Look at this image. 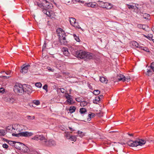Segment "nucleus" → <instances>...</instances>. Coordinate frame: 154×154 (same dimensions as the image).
Segmentation results:
<instances>
[{
	"label": "nucleus",
	"instance_id": "obj_50",
	"mask_svg": "<svg viewBox=\"0 0 154 154\" xmlns=\"http://www.w3.org/2000/svg\"><path fill=\"white\" fill-rule=\"evenodd\" d=\"M146 37L149 39H150V38L152 39V38L153 37V35L152 34H148V36H146Z\"/></svg>",
	"mask_w": 154,
	"mask_h": 154
},
{
	"label": "nucleus",
	"instance_id": "obj_2",
	"mask_svg": "<svg viewBox=\"0 0 154 154\" xmlns=\"http://www.w3.org/2000/svg\"><path fill=\"white\" fill-rule=\"evenodd\" d=\"M72 52L73 55L76 57L84 60L91 59L94 57V54L83 51L82 50H78L77 49H73Z\"/></svg>",
	"mask_w": 154,
	"mask_h": 154
},
{
	"label": "nucleus",
	"instance_id": "obj_10",
	"mask_svg": "<svg viewBox=\"0 0 154 154\" xmlns=\"http://www.w3.org/2000/svg\"><path fill=\"white\" fill-rule=\"evenodd\" d=\"M49 9H42V11L43 13L46 14L49 17H51L52 14V11H50Z\"/></svg>",
	"mask_w": 154,
	"mask_h": 154
},
{
	"label": "nucleus",
	"instance_id": "obj_64",
	"mask_svg": "<svg viewBox=\"0 0 154 154\" xmlns=\"http://www.w3.org/2000/svg\"><path fill=\"white\" fill-rule=\"evenodd\" d=\"M137 48H141V49H142V48H143V47H142V46H140L139 44H138V45H137V47H136Z\"/></svg>",
	"mask_w": 154,
	"mask_h": 154
},
{
	"label": "nucleus",
	"instance_id": "obj_43",
	"mask_svg": "<svg viewBox=\"0 0 154 154\" xmlns=\"http://www.w3.org/2000/svg\"><path fill=\"white\" fill-rule=\"evenodd\" d=\"M65 137L68 139H70V138H71V135H70L69 133H66L65 135Z\"/></svg>",
	"mask_w": 154,
	"mask_h": 154
},
{
	"label": "nucleus",
	"instance_id": "obj_29",
	"mask_svg": "<svg viewBox=\"0 0 154 154\" xmlns=\"http://www.w3.org/2000/svg\"><path fill=\"white\" fill-rule=\"evenodd\" d=\"M8 143L10 145L14 146V144H16V141L9 140L8 141Z\"/></svg>",
	"mask_w": 154,
	"mask_h": 154
},
{
	"label": "nucleus",
	"instance_id": "obj_35",
	"mask_svg": "<svg viewBox=\"0 0 154 154\" xmlns=\"http://www.w3.org/2000/svg\"><path fill=\"white\" fill-rule=\"evenodd\" d=\"M100 93V91L98 90H96L93 91V94L95 95H97Z\"/></svg>",
	"mask_w": 154,
	"mask_h": 154
},
{
	"label": "nucleus",
	"instance_id": "obj_12",
	"mask_svg": "<svg viewBox=\"0 0 154 154\" xmlns=\"http://www.w3.org/2000/svg\"><path fill=\"white\" fill-rule=\"evenodd\" d=\"M23 143L19 142H16V144H14V147L16 149L21 150V147H22Z\"/></svg>",
	"mask_w": 154,
	"mask_h": 154
},
{
	"label": "nucleus",
	"instance_id": "obj_46",
	"mask_svg": "<svg viewBox=\"0 0 154 154\" xmlns=\"http://www.w3.org/2000/svg\"><path fill=\"white\" fill-rule=\"evenodd\" d=\"M63 53L64 55L66 56H69L70 55V54L68 52V51L66 52L64 51Z\"/></svg>",
	"mask_w": 154,
	"mask_h": 154
},
{
	"label": "nucleus",
	"instance_id": "obj_39",
	"mask_svg": "<svg viewBox=\"0 0 154 154\" xmlns=\"http://www.w3.org/2000/svg\"><path fill=\"white\" fill-rule=\"evenodd\" d=\"M8 101L10 103H12L15 101V100L14 98L11 97L9 99Z\"/></svg>",
	"mask_w": 154,
	"mask_h": 154
},
{
	"label": "nucleus",
	"instance_id": "obj_36",
	"mask_svg": "<svg viewBox=\"0 0 154 154\" xmlns=\"http://www.w3.org/2000/svg\"><path fill=\"white\" fill-rule=\"evenodd\" d=\"M35 85L38 88H41L42 86V84L40 82H37L35 83Z\"/></svg>",
	"mask_w": 154,
	"mask_h": 154
},
{
	"label": "nucleus",
	"instance_id": "obj_19",
	"mask_svg": "<svg viewBox=\"0 0 154 154\" xmlns=\"http://www.w3.org/2000/svg\"><path fill=\"white\" fill-rule=\"evenodd\" d=\"M69 22L71 25H74L75 23H76V20L74 18L71 17L69 18Z\"/></svg>",
	"mask_w": 154,
	"mask_h": 154
},
{
	"label": "nucleus",
	"instance_id": "obj_1",
	"mask_svg": "<svg viewBox=\"0 0 154 154\" xmlns=\"http://www.w3.org/2000/svg\"><path fill=\"white\" fill-rule=\"evenodd\" d=\"M56 32L59 36V42L54 41L52 45L53 47H57L62 45H67L69 40L65 32L61 28H59L57 29Z\"/></svg>",
	"mask_w": 154,
	"mask_h": 154
},
{
	"label": "nucleus",
	"instance_id": "obj_60",
	"mask_svg": "<svg viewBox=\"0 0 154 154\" xmlns=\"http://www.w3.org/2000/svg\"><path fill=\"white\" fill-rule=\"evenodd\" d=\"M5 73L7 75H10L11 72L10 71H7V72H5Z\"/></svg>",
	"mask_w": 154,
	"mask_h": 154
},
{
	"label": "nucleus",
	"instance_id": "obj_34",
	"mask_svg": "<svg viewBox=\"0 0 154 154\" xmlns=\"http://www.w3.org/2000/svg\"><path fill=\"white\" fill-rule=\"evenodd\" d=\"M72 141H75L76 140V137L75 136H73L72 135H71V138H70V139Z\"/></svg>",
	"mask_w": 154,
	"mask_h": 154
},
{
	"label": "nucleus",
	"instance_id": "obj_17",
	"mask_svg": "<svg viewBox=\"0 0 154 154\" xmlns=\"http://www.w3.org/2000/svg\"><path fill=\"white\" fill-rule=\"evenodd\" d=\"M98 2L99 4V6L102 7L103 8H106V7H105V6H106L105 5V4L106 5L107 4V2H104L100 1H98Z\"/></svg>",
	"mask_w": 154,
	"mask_h": 154
},
{
	"label": "nucleus",
	"instance_id": "obj_5",
	"mask_svg": "<svg viewBox=\"0 0 154 154\" xmlns=\"http://www.w3.org/2000/svg\"><path fill=\"white\" fill-rule=\"evenodd\" d=\"M44 146H45L51 147L54 146L56 145V141L52 139H50L48 140L47 139L43 142Z\"/></svg>",
	"mask_w": 154,
	"mask_h": 154
},
{
	"label": "nucleus",
	"instance_id": "obj_32",
	"mask_svg": "<svg viewBox=\"0 0 154 154\" xmlns=\"http://www.w3.org/2000/svg\"><path fill=\"white\" fill-rule=\"evenodd\" d=\"M146 74L148 76H151L152 74V71L150 69H147V71L146 73Z\"/></svg>",
	"mask_w": 154,
	"mask_h": 154
},
{
	"label": "nucleus",
	"instance_id": "obj_16",
	"mask_svg": "<svg viewBox=\"0 0 154 154\" xmlns=\"http://www.w3.org/2000/svg\"><path fill=\"white\" fill-rule=\"evenodd\" d=\"M100 80L101 82L105 84H107L108 82V80L106 78L103 77H100Z\"/></svg>",
	"mask_w": 154,
	"mask_h": 154
},
{
	"label": "nucleus",
	"instance_id": "obj_15",
	"mask_svg": "<svg viewBox=\"0 0 154 154\" xmlns=\"http://www.w3.org/2000/svg\"><path fill=\"white\" fill-rule=\"evenodd\" d=\"M117 78L119 81L122 80L124 81L125 79V76L123 75L120 74L117 76Z\"/></svg>",
	"mask_w": 154,
	"mask_h": 154
},
{
	"label": "nucleus",
	"instance_id": "obj_25",
	"mask_svg": "<svg viewBox=\"0 0 154 154\" xmlns=\"http://www.w3.org/2000/svg\"><path fill=\"white\" fill-rule=\"evenodd\" d=\"M88 104V103L86 101H82L80 103V106H86Z\"/></svg>",
	"mask_w": 154,
	"mask_h": 154
},
{
	"label": "nucleus",
	"instance_id": "obj_55",
	"mask_svg": "<svg viewBox=\"0 0 154 154\" xmlns=\"http://www.w3.org/2000/svg\"><path fill=\"white\" fill-rule=\"evenodd\" d=\"M68 51V49L67 48H62V51H63V53L64 52V51Z\"/></svg>",
	"mask_w": 154,
	"mask_h": 154
},
{
	"label": "nucleus",
	"instance_id": "obj_11",
	"mask_svg": "<svg viewBox=\"0 0 154 154\" xmlns=\"http://www.w3.org/2000/svg\"><path fill=\"white\" fill-rule=\"evenodd\" d=\"M38 139L41 141L42 144L44 146L43 142L47 140L46 136L43 135V134L40 135H38Z\"/></svg>",
	"mask_w": 154,
	"mask_h": 154
},
{
	"label": "nucleus",
	"instance_id": "obj_51",
	"mask_svg": "<svg viewBox=\"0 0 154 154\" xmlns=\"http://www.w3.org/2000/svg\"><path fill=\"white\" fill-rule=\"evenodd\" d=\"M47 69L48 70L51 71L52 72H53L54 71V69L51 68L50 67L48 66L47 67Z\"/></svg>",
	"mask_w": 154,
	"mask_h": 154
},
{
	"label": "nucleus",
	"instance_id": "obj_21",
	"mask_svg": "<svg viewBox=\"0 0 154 154\" xmlns=\"http://www.w3.org/2000/svg\"><path fill=\"white\" fill-rule=\"evenodd\" d=\"M76 110V107L75 106H71L69 107V112L72 113L75 112Z\"/></svg>",
	"mask_w": 154,
	"mask_h": 154
},
{
	"label": "nucleus",
	"instance_id": "obj_45",
	"mask_svg": "<svg viewBox=\"0 0 154 154\" xmlns=\"http://www.w3.org/2000/svg\"><path fill=\"white\" fill-rule=\"evenodd\" d=\"M139 26H142V28L144 29L145 30L146 27H148V26H147L146 25H142L141 24H139Z\"/></svg>",
	"mask_w": 154,
	"mask_h": 154
},
{
	"label": "nucleus",
	"instance_id": "obj_7",
	"mask_svg": "<svg viewBox=\"0 0 154 154\" xmlns=\"http://www.w3.org/2000/svg\"><path fill=\"white\" fill-rule=\"evenodd\" d=\"M20 137H30L33 134V133L28 131L20 132Z\"/></svg>",
	"mask_w": 154,
	"mask_h": 154
},
{
	"label": "nucleus",
	"instance_id": "obj_54",
	"mask_svg": "<svg viewBox=\"0 0 154 154\" xmlns=\"http://www.w3.org/2000/svg\"><path fill=\"white\" fill-rule=\"evenodd\" d=\"M76 100L78 102H81V101H82V100L81 99V98L80 97H77L75 98Z\"/></svg>",
	"mask_w": 154,
	"mask_h": 154
},
{
	"label": "nucleus",
	"instance_id": "obj_9",
	"mask_svg": "<svg viewBox=\"0 0 154 154\" xmlns=\"http://www.w3.org/2000/svg\"><path fill=\"white\" fill-rule=\"evenodd\" d=\"M30 66L29 65H27L24 66V65H23L21 67L22 69L20 71L23 74H25L27 73L28 72V68Z\"/></svg>",
	"mask_w": 154,
	"mask_h": 154
},
{
	"label": "nucleus",
	"instance_id": "obj_53",
	"mask_svg": "<svg viewBox=\"0 0 154 154\" xmlns=\"http://www.w3.org/2000/svg\"><path fill=\"white\" fill-rule=\"evenodd\" d=\"M2 147L4 148H5L6 149H7L8 148V146L7 144L5 143L3 144Z\"/></svg>",
	"mask_w": 154,
	"mask_h": 154
},
{
	"label": "nucleus",
	"instance_id": "obj_26",
	"mask_svg": "<svg viewBox=\"0 0 154 154\" xmlns=\"http://www.w3.org/2000/svg\"><path fill=\"white\" fill-rule=\"evenodd\" d=\"M5 130L3 129H0V135L4 136L6 133Z\"/></svg>",
	"mask_w": 154,
	"mask_h": 154
},
{
	"label": "nucleus",
	"instance_id": "obj_59",
	"mask_svg": "<svg viewBox=\"0 0 154 154\" xmlns=\"http://www.w3.org/2000/svg\"><path fill=\"white\" fill-rule=\"evenodd\" d=\"M60 91L63 93H64L65 92V90L63 88H61L60 89Z\"/></svg>",
	"mask_w": 154,
	"mask_h": 154
},
{
	"label": "nucleus",
	"instance_id": "obj_8",
	"mask_svg": "<svg viewBox=\"0 0 154 154\" xmlns=\"http://www.w3.org/2000/svg\"><path fill=\"white\" fill-rule=\"evenodd\" d=\"M65 97L67 99L66 101L68 103L69 105H71L74 102H72L73 99L71 97V96L68 93L66 94Z\"/></svg>",
	"mask_w": 154,
	"mask_h": 154
},
{
	"label": "nucleus",
	"instance_id": "obj_18",
	"mask_svg": "<svg viewBox=\"0 0 154 154\" xmlns=\"http://www.w3.org/2000/svg\"><path fill=\"white\" fill-rule=\"evenodd\" d=\"M138 145L139 146H142L146 143V141L144 140L139 139V140L138 141Z\"/></svg>",
	"mask_w": 154,
	"mask_h": 154
},
{
	"label": "nucleus",
	"instance_id": "obj_38",
	"mask_svg": "<svg viewBox=\"0 0 154 154\" xmlns=\"http://www.w3.org/2000/svg\"><path fill=\"white\" fill-rule=\"evenodd\" d=\"M33 103L36 105H39L40 103V102L38 100H34L33 101Z\"/></svg>",
	"mask_w": 154,
	"mask_h": 154
},
{
	"label": "nucleus",
	"instance_id": "obj_40",
	"mask_svg": "<svg viewBox=\"0 0 154 154\" xmlns=\"http://www.w3.org/2000/svg\"><path fill=\"white\" fill-rule=\"evenodd\" d=\"M32 139L33 140H39L38 139V135H36L34 137L32 138Z\"/></svg>",
	"mask_w": 154,
	"mask_h": 154
},
{
	"label": "nucleus",
	"instance_id": "obj_13",
	"mask_svg": "<svg viewBox=\"0 0 154 154\" xmlns=\"http://www.w3.org/2000/svg\"><path fill=\"white\" fill-rule=\"evenodd\" d=\"M96 5V3H93L92 2L89 3H85L84 5L85 6L88 7H91V8H94Z\"/></svg>",
	"mask_w": 154,
	"mask_h": 154
},
{
	"label": "nucleus",
	"instance_id": "obj_57",
	"mask_svg": "<svg viewBox=\"0 0 154 154\" xmlns=\"http://www.w3.org/2000/svg\"><path fill=\"white\" fill-rule=\"evenodd\" d=\"M46 44L45 43L44 44V45H43V47H42V51H43V50L44 49H45L46 48Z\"/></svg>",
	"mask_w": 154,
	"mask_h": 154
},
{
	"label": "nucleus",
	"instance_id": "obj_44",
	"mask_svg": "<svg viewBox=\"0 0 154 154\" xmlns=\"http://www.w3.org/2000/svg\"><path fill=\"white\" fill-rule=\"evenodd\" d=\"M150 67L152 70L154 72V62H153L151 63V65Z\"/></svg>",
	"mask_w": 154,
	"mask_h": 154
},
{
	"label": "nucleus",
	"instance_id": "obj_30",
	"mask_svg": "<svg viewBox=\"0 0 154 154\" xmlns=\"http://www.w3.org/2000/svg\"><path fill=\"white\" fill-rule=\"evenodd\" d=\"M107 4H106V5L105 4V5L106 6H105V7H106V8H106L107 9H110L112 8V6L111 5V4L109 3H108V2H107Z\"/></svg>",
	"mask_w": 154,
	"mask_h": 154
},
{
	"label": "nucleus",
	"instance_id": "obj_42",
	"mask_svg": "<svg viewBox=\"0 0 154 154\" xmlns=\"http://www.w3.org/2000/svg\"><path fill=\"white\" fill-rule=\"evenodd\" d=\"M126 5H127L128 8L129 9H134V7H135V6L130 5L128 4H126Z\"/></svg>",
	"mask_w": 154,
	"mask_h": 154
},
{
	"label": "nucleus",
	"instance_id": "obj_56",
	"mask_svg": "<svg viewBox=\"0 0 154 154\" xmlns=\"http://www.w3.org/2000/svg\"><path fill=\"white\" fill-rule=\"evenodd\" d=\"M78 134H80L81 135H82V137L84 135L83 134L84 133H83V132L82 131H78Z\"/></svg>",
	"mask_w": 154,
	"mask_h": 154
},
{
	"label": "nucleus",
	"instance_id": "obj_48",
	"mask_svg": "<svg viewBox=\"0 0 154 154\" xmlns=\"http://www.w3.org/2000/svg\"><path fill=\"white\" fill-rule=\"evenodd\" d=\"M142 49L146 52H148L149 51V49L146 47H143V48H142Z\"/></svg>",
	"mask_w": 154,
	"mask_h": 154
},
{
	"label": "nucleus",
	"instance_id": "obj_31",
	"mask_svg": "<svg viewBox=\"0 0 154 154\" xmlns=\"http://www.w3.org/2000/svg\"><path fill=\"white\" fill-rule=\"evenodd\" d=\"M74 38L78 42H80V41L79 36H77L76 34H74L73 35Z\"/></svg>",
	"mask_w": 154,
	"mask_h": 154
},
{
	"label": "nucleus",
	"instance_id": "obj_6",
	"mask_svg": "<svg viewBox=\"0 0 154 154\" xmlns=\"http://www.w3.org/2000/svg\"><path fill=\"white\" fill-rule=\"evenodd\" d=\"M127 143L128 145L131 147L137 146H139L138 141L137 140L134 141L132 140H129L127 142Z\"/></svg>",
	"mask_w": 154,
	"mask_h": 154
},
{
	"label": "nucleus",
	"instance_id": "obj_61",
	"mask_svg": "<svg viewBox=\"0 0 154 154\" xmlns=\"http://www.w3.org/2000/svg\"><path fill=\"white\" fill-rule=\"evenodd\" d=\"M2 77L3 78H6V79H8V78H9L10 76H5V75H2Z\"/></svg>",
	"mask_w": 154,
	"mask_h": 154
},
{
	"label": "nucleus",
	"instance_id": "obj_24",
	"mask_svg": "<svg viewBox=\"0 0 154 154\" xmlns=\"http://www.w3.org/2000/svg\"><path fill=\"white\" fill-rule=\"evenodd\" d=\"M134 11L137 14H139V11L140 10V9L139 8L137 7L136 5L135 6V7L134 8Z\"/></svg>",
	"mask_w": 154,
	"mask_h": 154
},
{
	"label": "nucleus",
	"instance_id": "obj_27",
	"mask_svg": "<svg viewBox=\"0 0 154 154\" xmlns=\"http://www.w3.org/2000/svg\"><path fill=\"white\" fill-rule=\"evenodd\" d=\"M72 0H64L63 3L67 5H69L71 4Z\"/></svg>",
	"mask_w": 154,
	"mask_h": 154
},
{
	"label": "nucleus",
	"instance_id": "obj_63",
	"mask_svg": "<svg viewBox=\"0 0 154 154\" xmlns=\"http://www.w3.org/2000/svg\"><path fill=\"white\" fill-rule=\"evenodd\" d=\"M144 13L143 11H141L140 10V12H139V14L141 16Z\"/></svg>",
	"mask_w": 154,
	"mask_h": 154
},
{
	"label": "nucleus",
	"instance_id": "obj_41",
	"mask_svg": "<svg viewBox=\"0 0 154 154\" xmlns=\"http://www.w3.org/2000/svg\"><path fill=\"white\" fill-rule=\"evenodd\" d=\"M13 129L14 128L12 126H8L7 128L6 131H12Z\"/></svg>",
	"mask_w": 154,
	"mask_h": 154
},
{
	"label": "nucleus",
	"instance_id": "obj_22",
	"mask_svg": "<svg viewBox=\"0 0 154 154\" xmlns=\"http://www.w3.org/2000/svg\"><path fill=\"white\" fill-rule=\"evenodd\" d=\"M87 112V110L85 108H82L80 109L79 112L81 114H85Z\"/></svg>",
	"mask_w": 154,
	"mask_h": 154
},
{
	"label": "nucleus",
	"instance_id": "obj_52",
	"mask_svg": "<svg viewBox=\"0 0 154 154\" xmlns=\"http://www.w3.org/2000/svg\"><path fill=\"white\" fill-rule=\"evenodd\" d=\"M13 136H15L16 137H20V133L18 134H12Z\"/></svg>",
	"mask_w": 154,
	"mask_h": 154
},
{
	"label": "nucleus",
	"instance_id": "obj_37",
	"mask_svg": "<svg viewBox=\"0 0 154 154\" xmlns=\"http://www.w3.org/2000/svg\"><path fill=\"white\" fill-rule=\"evenodd\" d=\"M132 45L137 47V45H138V43L135 41H133L132 42Z\"/></svg>",
	"mask_w": 154,
	"mask_h": 154
},
{
	"label": "nucleus",
	"instance_id": "obj_49",
	"mask_svg": "<svg viewBox=\"0 0 154 154\" xmlns=\"http://www.w3.org/2000/svg\"><path fill=\"white\" fill-rule=\"evenodd\" d=\"M125 80L124 81H127V82L130 80V76H127L126 77H125Z\"/></svg>",
	"mask_w": 154,
	"mask_h": 154
},
{
	"label": "nucleus",
	"instance_id": "obj_4",
	"mask_svg": "<svg viewBox=\"0 0 154 154\" xmlns=\"http://www.w3.org/2000/svg\"><path fill=\"white\" fill-rule=\"evenodd\" d=\"M36 3L37 5L42 9H51L53 7L52 4L46 0H39Z\"/></svg>",
	"mask_w": 154,
	"mask_h": 154
},
{
	"label": "nucleus",
	"instance_id": "obj_14",
	"mask_svg": "<svg viewBox=\"0 0 154 154\" xmlns=\"http://www.w3.org/2000/svg\"><path fill=\"white\" fill-rule=\"evenodd\" d=\"M21 150L24 152H27L29 150V149L27 146L23 143L22 147H21Z\"/></svg>",
	"mask_w": 154,
	"mask_h": 154
},
{
	"label": "nucleus",
	"instance_id": "obj_3",
	"mask_svg": "<svg viewBox=\"0 0 154 154\" xmlns=\"http://www.w3.org/2000/svg\"><path fill=\"white\" fill-rule=\"evenodd\" d=\"M32 87L30 85L25 84L22 85L20 84L18 86H15L14 91L16 93L25 92L29 94L32 92Z\"/></svg>",
	"mask_w": 154,
	"mask_h": 154
},
{
	"label": "nucleus",
	"instance_id": "obj_62",
	"mask_svg": "<svg viewBox=\"0 0 154 154\" xmlns=\"http://www.w3.org/2000/svg\"><path fill=\"white\" fill-rule=\"evenodd\" d=\"M2 140L3 141H6L8 143V141H9L8 140H7L5 138H2Z\"/></svg>",
	"mask_w": 154,
	"mask_h": 154
},
{
	"label": "nucleus",
	"instance_id": "obj_33",
	"mask_svg": "<svg viewBox=\"0 0 154 154\" xmlns=\"http://www.w3.org/2000/svg\"><path fill=\"white\" fill-rule=\"evenodd\" d=\"M72 26L77 29H79L81 28V27L79 25H78V23L76 22V23H75L74 25H73Z\"/></svg>",
	"mask_w": 154,
	"mask_h": 154
},
{
	"label": "nucleus",
	"instance_id": "obj_23",
	"mask_svg": "<svg viewBox=\"0 0 154 154\" xmlns=\"http://www.w3.org/2000/svg\"><path fill=\"white\" fill-rule=\"evenodd\" d=\"M95 116V114L93 113H91L88 114V118H87L88 120H90L91 119V117L93 118V117H94Z\"/></svg>",
	"mask_w": 154,
	"mask_h": 154
},
{
	"label": "nucleus",
	"instance_id": "obj_28",
	"mask_svg": "<svg viewBox=\"0 0 154 154\" xmlns=\"http://www.w3.org/2000/svg\"><path fill=\"white\" fill-rule=\"evenodd\" d=\"M150 15L146 13H144L142 16L143 17V18L145 19H148Z\"/></svg>",
	"mask_w": 154,
	"mask_h": 154
},
{
	"label": "nucleus",
	"instance_id": "obj_47",
	"mask_svg": "<svg viewBox=\"0 0 154 154\" xmlns=\"http://www.w3.org/2000/svg\"><path fill=\"white\" fill-rule=\"evenodd\" d=\"M43 89L45 90L47 92L48 91V85H45L43 87Z\"/></svg>",
	"mask_w": 154,
	"mask_h": 154
},
{
	"label": "nucleus",
	"instance_id": "obj_20",
	"mask_svg": "<svg viewBox=\"0 0 154 154\" xmlns=\"http://www.w3.org/2000/svg\"><path fill=\"white\" fill-rule=\"evenodd\" d=\"M100 100V96H97L96 97L95 99L93 101V103L94 104H97L98 103V102H99Z\"/></svg>",
	"mask_w": 154,
	"mask_h": 154
},
{
	"label": "nucleus",
	"instance_id": "obj_58",
	"mask_svg": "<svg viewBox=\"0 0 154 154\" xmlns=\"http://www.w3.org/2000/svg\"><path fill=\"white\" fill-rule=\"evenodd\" d=\"M5 91V89L4 88H1L0 89V92L1 93H4Z\"/></svg>",
	"mask_w": 154,
	"mask_h": 154
}]
</instances>
